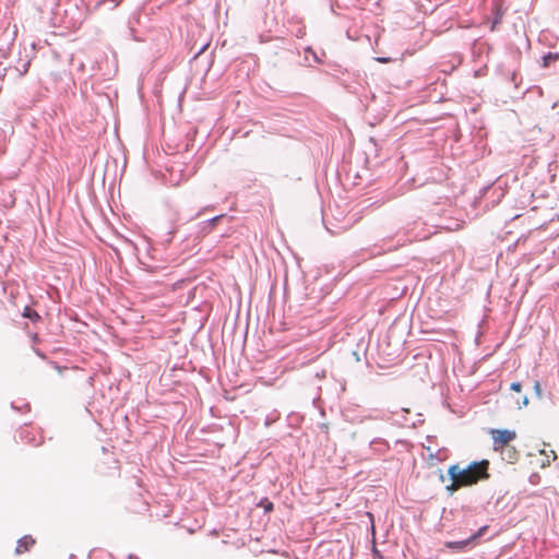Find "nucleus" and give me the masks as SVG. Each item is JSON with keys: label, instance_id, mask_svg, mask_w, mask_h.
Returning <instances> with one entry per match:
<instances>
[{"label": "nucleus", "instance_id": "4468645a", "mask_svg": "<svg viewBox=\"0 0 559 559\" xmlns=\"http://www.w3.org/2000/svg\"><path fill=\"white\" fill-rule=\"evenodd\" d=\"M528 404V399L526 396L523 397L522 405L526 406Z\"/></svg>", "mask_w": 559, "mask_h": 559}, {"label": "nucleus", "instance_id": "f8f14e48", "mask_svg": "<svg viewBox=\"0 0 559 559\" xmlns=\"http://www.w3.org/2000/svg\"><path fill=\"white\" fill-rule=\"evenodd\" d=\"M535 391H536V393H537L538 395H540V393H542V389H540V384H539V382H536V383H535Z\"/></svg>", "mask_w": 559, "mask_h": 559}, {"label": "nucleus", "instance_id": "20e7f679", "mask_svg": "<svg viewBox=\"0 0 559 559\" xmlns=\"http://www.w3.org/2000/svg\"><path fill=\"white\" fill-rule=\"evenodd\" d=\"M557 60H559V53L558 52H549L543 57V67L547 68L551 63L556 62Z\"/></svg>", "mask_w": 559, "mask_h": 559}, {"label": "nucleus", "instance_id": "0eeeda50", "mask_svg": "<svg viewBox=\"0 0 559 559\" xmlns=\"http://www.w3.org/2000/svg\"><path fill=\"white\" fill-rule=\"evenodd\" d=\"M23 317L28 318V319H31L32 321H37V320H39V318H40V317H39V314H38L35 310H33L32 308H29V307H25V308H24Z\"/></svg>", "mask_w": 559, "mask_h": 559}, {"label": "nucleus", "instance_id": "7ed1b4c3", "mask_svg": "<svg viewBox=\"0 0 559 559\" xmlns=\"http://www.w3.org/2000/svg\"><path fill=\"white\" fill-rule=\"evenodd\" d=\"M35 545V539L31 535H25L16 543L15 554L22 555L28 551Z\"/></svg>", "mask_w": 559, "mask_h": 559}, {"label": "nucleus", "instance_id": "9d476101", "mask_svg": "<svg viewBox=\"0 0 559 559\" xmlns=\"http://www.w3.org/2000/svg\"><path fill=\"white\" fill-rule=\"evenodd\" d=\"M467 544V540H464V542H459V543H453V542H450V543H447V546L450 547V548H453V547H464L465 545Z\"/></svg>", "mask_w": 559, "mask_h": 559}, {"label": "nucleus", "instance_id": "f257e3e1", "mask_svg": "<svg viewBox=\"0 0 559 559\" xmlns=\"http://www.w3.org/2000/svg\"><path fill=\"white\" fill-rule=\"evenodd\" d=\"M488 468L489 462L487 460L472 462L466 467H462L460 464L451 465L448 469V475L452 484L448 486V489L454 491L488 479L490 476Z\"/></svg>", "mask_w": 559, "mask_h": 559}, {"label": "nucleus", "instance_id": "6e6552de", "mask_svg": "<svg viewBox=\"0 0 559 559\" xmlns=\"http://www.w3.org/2000/svg\"><path fill=\"white\" fill-rule=\"evenodd\" d=\"M503 452L507 453V459L510 463H513L519 457V453L513 448L507 447Z\"/></svg>", "mask_w": 559, "mask_h": 559}, {"label": "nucleus", "instance_id": "39448f33", "mask_svg": "<svg viewBox=\"0 0 559 559\" xmlns=\"http://www.w3.org/2000/svg\"><path fill=\"white\" fill-rule=\"evenodd\" d=\"M540 454H542V455H545V460H544V461H542V463H540V466H542V467H546V466H548V465L550 464V462H551V461H555V460H556V457H557V455H556L555 451H552V450H550V451H549V453H547L545 450H542V451H540Z\"/></svg>", "mask_w": 559, "mask_h": 559}, {"label": "nucleus", "instance_id": "9b49d317", "mask_svg": "<svg viewBox=\"0 0 559 559\" xmlns=\"http://www.w3.org/2000/svg\"><path fill=\"white\" fill-rule=\"evenodd\" d=\"M511 390L515 391V392H521L522 390V385L520 382H513L511 383Z\"/></svg>", "mask_w": 559, "mask_h": 559}, {"label": "nucleus", "instance_id": "f03ea898", "mask_svg": "<svg viewBox=\"0 0 559 559\" xmlns=\"http://www.w3.org/2000/svg\"><path fill=\"white\" fill-rule=\"evenodd\" d=\"M490 436L493 441V449L502 453L504 448L509 447V443L516 438L515 431L508 429H491Z\"/></svg>", "mask_w": 559, "mask_h": 559}, {"label": "nucleus", "instance_id": "1a4fd4ad", "mask_svg": "<svg viewBox=\"0 0 559 559\" xmlns=\"http://www.w3.org/2000/svg\"><path fill=\"white\" fill-rule=\"evenodd\" d=\"M260 506L263 507L265 512H271L273 510V503L267 499H263L260 502Z\"/></svg>", "mask_w": 559, "mask_h": 559}, {"label": "nucleus", "instance_id": "423d86ee", "mask_svg": "<svg viewBox=\"0 0 559 559\" xmlns=\"http://www.w3.org/2000/svg\"><path fill=\"white\" fill-rule=\"evenodd\" d=\"M540 454H542V455H545V460H544V461H542V463H540V466H542V467H546V466H548V465L550 464V462H551V461H555V460H556V457H557V455H556L555 451H552V450H550V451H549V453H547L545 450H542V451H540Z\"/></svg>", "mask_w": 559, "mask_h": 559}, {"label": "nucleus", "instance_id": "ddd939ff", "mask_svg": "<svg viewBox=\"0 0 559 559\" xmlns=\"http://www.w3.org/2000/svg\"><path fill=\"white\" fill-rule=\"evenodd\" d=\"M221 218H222V215L216 216V217H214V218L211 221V223H212V224H215V223H217Z\"/></svg>", "mask_w": 559, "mask_h": 559}, {"label": "nucleus", "instance_id": "2eb2a0df", "mask_svg": "<svg viewBox=\"0 0 559 559\" xmlns=\"http://www.w3.org/2000/svg\"><path fill=\"white\" fill-rule=\"evenodd\" d=\"M379 61H381V62H385L386 60H385V59H383V58H380V59H379Z\"/></svg>", "mask_w": 559, "mask_h": 559}]
</instances>
